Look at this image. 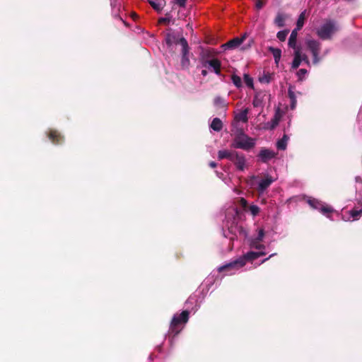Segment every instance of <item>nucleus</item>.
<instances>
[{"label":"nucleus","instance_id":"obj_1","mask_svg":"<svg viewBox=\"0 0 362 362\" xmlns=\"http://www.w3.org/2000/svg\"><path fill=\"white\" fill-rule=\"evenodd\" d=\"M339 30L337 22L332 19H326L325 23L317 30L316 34L323 40H330L332 35Z\"/></svg>","mask_w":362,"mask_h":362},{"label":"nucleus","instance_id":"obj_2","mask_svg":"<svg viewBox=\"0 0 362 362\" xmlns=\"http://www.w3.org/2000/svg\"><path fill=\"white\" fill-rule=\"evenodd\" d=\"M255 145L254 139L249 137L244 133H240L237 135L234 139L233 146L236 148H240L243 150H250Z\"/></svg>","mask_w":362,"mask_h":362},{"label":"nucleus","instance_id":"obj_3","mask_svg":"<svg viewBox=\"0 0 362 362\" xmlns=\"http://www.w3.org/2000/svg\"><path fill=\"white\" fill-rule=\"evenodd\" d=\"M189 312L183 310L180 315H175L171 320L170 330L175 332V334L179 333V325L187 323L189 320Z\"/></svg>","mask_w":362,"mask_h":362},{"label":"nucleus","instance_id":"obj_4","mask_svg":"<svg viewBox=\"0 0 362 362\" xmlns=\"http://www.w3.org/2000/svg\"><path fill=\"white\" fill-rule=\"evenodd\" d=\"M181 42V61L180 66L182 69H187L190 65V61L189 59V47L188 42L185 38H182L180 40Z\"/></svg>","mask_w":362,"mask_h":362},{"label":"nucleus","instance_id":"obj_5","mask_svg":"<svg viewBox=\"0 0 362 362\" xmlns=\"http://www.w3.org/2000/svg\"><path fill=\"white\" fill-rule=\"evenodd\" d=\"M306 45L309 50L311 52L313 59V62L314 64H317L320 61L319 54L321 49V44L320 42L315 40H308L306 41Z\"/></svg>","mask_w":362,"mask_h":362},{"label":"nucleus","instance_id":"obj_6","mask_svg":"<svg viewBox=\"0 0 362 362\" xmlns=\"http://www.w3.org/2000/svg\"><path fill=\"white\" fill-rule=\"evenodd\" d=\"M244 266V262L243 259H240L239 258L232 261L228 264H226L223 266L220 267L218 269V271L219 272H231L233 270H238L240 268L243 267Z\"/></svg>","mask_w":362,"mask_h":362},{"label":"nucleus","instance_id":"obj_7","mask_svg":"<svg viewBox=\"0 0 362 362\" xmlns=\"http://www.w3.org/2000/svg\"><path fill=\"white\" fill-rule=\"evenodd\" d=\"M231 161L235 164L238 170H244L246 160L243 153L237 151L234 152Z\"/></svg>","mask_w":362,"mask_h":362},{"label":"nucleus","instance_id":"obj_8","mask_svg":"<svg viewBox=\"0 0 362 362\" xmlns=\"http://www.w3.org/2000/svg\"><path fill=\"white\" fill-rule=\"evenodd\" d=\"M276 156L274 151L266 148H262L258 153V158L262 163H267Z\"/></svg>","mask_w":362,"mask_h":362},{"label":"nucleus","instance_id":"obj_9","mask_svg":"<svg viewBox=\"0 0 362 362\" xmlns=\"http://www.w3.org/2000/svg\"><path fill=\"white\" fill-rule=\"evenodd\" d=\"M49 139L55 145L61 144L64 142V136L57 130L50 129L47 134Z\"/></svg>","mask_w":362,"mask_h":362},{"label":"nucleus","instance_id":"obj_10","mask_svg":"<svg viewBox=\"0 0 362 362\" xmlns=\"http://www.w3.org/2000/svg\"><path fill=\"white\" fill-rule=\"evenodd\" d=\"M266 255L264 252H253L250 251L245 254L243 256L239 257L240 259H243L244 262V266L247 261L252 262L261 256Z\"/></svg>","mask_w":362,"mask_h":362},{"label":"nucleus","instance_id":"obj_11","mask_svg":"<svg viewBox=\"0 0 362 362\" xmlns=\"http://www.w3.org/2000/svg\"><path fill=\"white\" fill-rule=\"evenodd\" d=\"M273 179L271 176L267 175L265 178L262 179L258 185L257 191L259 193H263L264 190L268 188L273 182Z\"/></svg>","mask_w":362,"mask_h":362},{"label":"nucleus","instance_id":"obj_12","mask_svg":"<svg viewBox=\"0 0 362 362\" xmlns=\"http://www.w3.org/2000/svg\"><path fill=\"white\" fill-rule=\"evenodd\" d=\"M243 43V39L235 37L222 45L223 49H234Z\"/></svg>","mask_w":362,"mask_h":362},{"label":"nucleus","instance_id":"obj_13","mask_svg":"<svg viewBox=\"0 0 362 362\" xmlns=\"http://www.w3.org/2000/svg\"><path fill=\"white\" fill-rule=\"evenodd\" d=\"M302 62V54L300 48L297 47L294 52V59L293 60L291 67L293 69H296L299 67Z\"/></svg>","mask_w":362,"mask_h":362},{"label":"nucleus","instance_id":"obj_14","mask_svg":"<svg viewBox=\"0 0 362 362\" xmlns=\"http://www.w3.org/2000/svg\"><path fill=\"white\" fill-rule=\"evenodd\" d=\"M182 38H185V37H179L178 36H177L175 34L168 33L166 35L165 42H166V44L168 45V46H169V47H170L173 44L181 45V42H180V40H182Z\"/></svg>","mask_w":362,"mask_h":362},{"label":"nucleus","instance_id":"obj_15","mask_svg":"<svg viewBox=\"0 0 362 362\" xmlns=\"http://www.w3.org/2000/svg\"><path fill=\"white\" fill-rule=\"evenodd\" d=\"M148 1L157 12H160L166 4L165 0H148Z\"/></svg>","mask_w":362,"mask_h":362},{"label":"nucleus","instance_id":"obj_16","mask_svg":"<svg viewBox=\"0 0 362 362\" xmlns=\"http://www.w3.org/2000/svg\"><path fill=\"white\" fill-rule=\"evenodd\" d=\"M214 105L216 107L217 110H223L225 112L227 108V103H226L225 100L220 97L216 96L214 100Z\"/></svg>","mask_w":362,"mask_h":362},{"label":"nucleus","instance_id":"obj_17","mask_svg":"<svg viewBox=\"0 0 362 362\" xmlns=\"http://www.w3.org/2000/svg\"><path fill=\"white\" fill-rule=\"evenodd\" d=\"M214 70V73L217 75L221 74V62L218 59H213L206 62Z\"/></svg>","mask_w":362,"mask_h":362},{"label":"nucleus","instance_id":"obj_18","mask_svg":"<svg viewBox=\"0 0 362 362\" xmlns=\"http://www.w3.org/2000/svg\"><path fill=\"white\" fill-rule=\"evenodd\" d=\"M298 29L295 28L292 30L291 35L288 39V46L293 49H296V40L298 36Z\"/></svg>","mask_w":362,"mask_h":362},{"label":"nucleus","instance_id":"obj_19","mask_svg":"<svg viewBox=\"0 0 362 362\" xmlns=\"http://www.w3.org/2000/svg\"><path fill=\"white\" fill-rule=\"evenodd\" d=\"M268 49L273 54L274 62L278 65L281 57V50L273 47H269Z\"/></svg>","mask_w":362,"mask_h":362},{"label":"nucleus","instance_id":"obj_20","mask_svg":"<svg viewBox=\"0 0 362 362\" xmlns=\"http://www.w3.org/2000/svg\"><path fill=\"white\" fill-rule=\"evenodd\" d=\"M234 152H235V151H230L228 150L219 151L218 152V158L219 160L228 158L231 161Z\"/></svg>","mask_w":362,"mask_h":362},{"label":"nucleus","instance_id":"obj_21","mask_svg":"<svg viewBox=\"0 0 362 362\" xmlns=\"http://www.w3.org/2000/svg\"><path fill=\"white\" fill-rule=\"evenodd\" d=\"M210 127L216 132H220L223 129V122L219 118L215 117L213 119Z\"/></svg>","mask_w":362,"mask_h":362},{"label":"nucleus","instance_id":"obj_22","mask_svg":"<svg viewBox=\"0 0 362 362\" xmlns=\"http://www.w3.org/2000/svg\"><path fill=\"white\" fill-rule=\"evenodd\" d=\"M280 121V117L278 114H275L274 117L271 119L269 122H267L266 124L267 127L266 128L268 129H274L276 128V127L279 124Z\"/></svg>","mask_w":362,"mask_h":362},{"label":"nucleus","instance_id":"obj_23","mask_svg":"<svg viewBox=\"0 0 362 362\" xmlns=\"http://www.w3.org/2000/svg\"><path fill=\"white\" fill-rule=\"evenodd\" d=\"M286 18V15L281 13H278L274 19V24L276 25L279 28L284 27L285 25Z\"/></svg>","mask_w":362,"mask_h":362},{"label":"nucleus","instance_id":"obj_24","mask_svg":"<svg viewBox=\"0 0 362 362\" xmlns=\"http://www.w3.org/2000/svg\"><path fill=\"white\" fill-rule=\"evenodd\" d=\"M293 89V87L290 86L288 88V95L291 100V107L292 109H294L296 107L297 100H296V97L295 93Z\"/></svg>","mask_w":362,"mask_h":362},{"label":"nucleus","instance_id":"obj_25","mask_svg":"<svg viewBox=\"0 0 362 362\" xmlns=\"http://www.w3.org/2000/svg\"><path fill=\"white\" fill-rule=\"evenodd\" d=\"M249 112V109L245 108L240 113H238L235 116V119L238 121H241L243 122H247L248 121L247 114Z\"/></svg>","mask_w":362,"mask_h":362},{"label":"nucleus","instance_id":"obj_26","mask_svg":"<svg viewBox=\"0 0 362 362\" xmlns=\"http://www.w3.org/2000/svg\"><path fill=\"white\" fill-rule=\"evenodd\" d=\"M288 140V137L287 135L284 134L283 137L279 139L276 143V147L279 150L284 151L286 148L287 141Z\"/></svg>","mask_w":362,"mask_h":362},{"label":"nucleus","instance_id":"obj_27","mask_svg":"<svg viewBox=\"0 0 362 362\" xmlns=\"http://www.w3.org/2000/svg\"><path fill=\"white\" fill-rule=\"evenodd\" d=\"M274 75L269 72L264 73L262 76H259V81L263 83H269L272 80Z\"/></svg>","mask_w":362,"mask_h":362},{"label":"nucleus","instance_id":"obj_28","mask_svg":"<svg viewBox=\"0 0 362 362\" xmlns=\"http://www.w3.org/2000/svg\"><path fill=\"white\" fill-rule=\"evenodd\" d=\"M305 20V11H303L298 16L296 28L300 30L304 25Z\"/></svg>","mask_w":362,"mask_h":362},{"label":"nucleus","instance_id":"obj_29","mask_svg":"<svg viewBox=\"0 0 362 362\" xmlns=\"http://www.w3.org/2000/svg\"><path fill=\"white\" fill-rule=\"evenodd\" d=\"M308 204L315 209H320L322 202L316 199H309L308 200Z\"/></svg>","mask_w":362,"mask_h":362},{"label":"nucleus","instance_id":"obj_30","mask_svg":"<svg viewBox=\"0 0 362 362\" xmlns=\"http://www.w3.org/2000/svg\"><path fill=\"white\" fill-rule=\"evenodd\" d=\"M350 216L354 220H358L361 216L362 209H352L349 211Z\"/></svg>","mask_w":362,"mask_h":362},{"label":"nucleus","instance_id":"obj_31","mask_svg":"<svg viewBox=\"0 0 362 362\" xmlns=\"http://www.w3.org/2000/svg\"><path fill=\"white\" fill-rule=\"evenodd\" d=\"M231 80L233 83V84L237 87V88H240L242 86V80H241V78L235 74H233L231 76Z\"/></svg>","mask_w":362,"mask_h":362},{"label":"nucleus","instance_id":"obj_32","mask_svg":"<svg viewBox=\"0 0 362 362\" xmlns=\"http://www.w3.org/2000/svg\"><path fill=\"white\" fill-rule=\"evenodd\" d=\"M288 33V30H281L277 33L276 37L281 42H284L286 40Z\"/></svg>","mask_w":362,"mask_h":362},{"label":"nucleus","instance_id":"obj_33","mask_svg":"<svg viewBox=\"0 0 362 362\" xmlns=\"http://www.w3.org/2000/svg\"><path fill=\"white\" fill-rule=\"evenodd\" d=\"M244 81L248 87L253 88V79L248 74L244 75Z\"/></svg>","mask_w":362,"mask_h":362},{"label":"nucleus","instance_id":"obj_34","mask_svg":"<svg viewBox=\"0 0 362 362\" xmlns=\"http://www.w3.org/2000/svg\"><path fill=\"white\" fill-rule=\"evenodd\" d=\"M323 214L333 212L334 209L328 206H324L322 204L319 209Z\"/></svg>","mask_w":362,"mask_h":362},{"label":"nucleus","instance_id":"obj_35","mask_svg":"<svg viewBox=\"0 0 362 362\" xmlns=\"http://www.w3.org/2000/svg\"><path fill=\"white\" fill-rule=\"evenodd\" d=\"M249 210L253 216H257L259 212V208L256 205L250 206Z\"/></svg>","mask_w":362,"mask_h":362},{"label":"nucleus","instance_id":"obj_36","mask_svg":"<svg viewBox=\"0 0 362 362\" xmlns=\"http://www.w3.org/2000/svg\"><path fill=\"white\" fill-rule=\"evenodd\" d=\"M251 246L257 250H262L265 248L264 245L260 244L259 242H257L256 240L252 241Z\"/></svg>","mask_w":362,"mask_h":362},{"label":"nucleus","instance_id":"obj_37","mask_svg":"<svg viewBox=\"0 0 362 362\" xmlns=\"http://www.w3.org/2000/svg\"><path fill=\"white\" fill-rule=\"evenodd\" d=\"M262 100L259 98L258 95H255L252 101L254 107H259L262 105Z\"/></svg>","mask_w":362,"mask_h":362},{"label":"nucleus","instance_id":"obj_38","mask_svg":"<svg viewBox=\"0 0 362 362\" xmlns=\"http://www.w3.org/2000/svg\"><path fill=\"white\" fill-rule=\"evenodd\" d=\"M171 16L170 13H166L165 18H161L159 19L158 22L160 23H168L170 21Z\"/></svg>","mask_w":362,"mask_h":362},{"label":"nucleus","instance_id":"obj_39","mask_svg":"<svg viewBox=\"0 0 362 362\" xmlns=\"http://www.w3.org/2000/svg\"><path fill=\"white\" fill-rule=\"evenodd\" d=\"M264 236V229L261 228L259 230L257 237L255 238V240L257 242H261L263 240Z\"/></svg>","mask_w":362,"mask_h":362},{"label":"nucleus","instance_id":"obj_40","mask_svg":"<svg viewBox=\"0 0 362 362\" xmlns=\"http://www.w3.org/2000/svg\"><path fill=\"white\" fill-rule=\"evenodd\" d=\"M307 72L308 71L305 69H299L297 72L299 80H303V76L307 74Z\"/></svg>","mask_w":362,"mask_h":362},{"label":"nucleus","instance_id":"obj_41","mask_svg":"<svg viewBox=\"0 0 362 362\" xmlns=\"http://www.w3.org/2000/svg\"><path fill=\"white\" fill-rule=\"evenodd\" d=\"M173 2L180 7H185L187 0H173Z\"/></svg>","mask_w":362,"mask_h":362},{"label":"nucleus","instance_id":"obj_42","mask_svg":"<svg viewBox=\"0 0 362 362\" xmlns=\"http://www.w3.org/2000/svg\"><path fill=\"white\" fill-rule=\"evenodd\" d=\"M265 1L262 0H256V8L257 9H261L265 4Z\"/></svg>","mask_w":362,"mask_h":362},{"label":"nucleus","instance_id":"obj_43","mask_svg":"<svg viewBox=\"0 0 362 362\" xmlns=\"http://www.w3.org/2000/svg\"><path fill=\"white\" fill-rule=\"evenodd\" d=\"M240 205L242 206V207H243L244 209H245L247 206V202L244 198L240 199Z\"/></svg>","mask_w":362,"mask_h":362},{"label":"nucleus","instance_id":"obj_44","mask_svg":"<svg viewBox=\"0 0 362 362\" xmlns=\"http://www.w3.org/2000/svg\"><path fill=\"white\" fill-rule=\"evenodd\" d=\"M302 62H304L308 65H310V62L306 54H302Z\"/></svg>","mask_w":362,"mask_h":362},{"label":"nucleus","instance_id":"obj_45","mask_svg":"<svg viewBox=\"0 0 362 362\" xmlns=\"http://www.w3.org/2000/svg\"><path fill=\"white\" fill-rule=\"evenodd\" d=\"M209 165L212 168H214L217 166V164L216 163H215L214 161H211L209 163Z\"/></svg>","mask_w":362,"mask_h":362},{"label":"nucleus","instance_id":"obj_46","mask_svg":"<svg viewBox=\"0 0 362 362\" xmlns=\"http://www.w3.org/2000/svg\"><path fill=\"white\" fill-rule=\"evenodd\" d=\"M276 255L275 253H274V254H272L271 255H269V257L264 259L262 261V263H264V262H267L269 258H271L272 257H273V256H274V255Z\"/></svg>","mask_w":362,"mask_h":362},{"label":"nucleus","instance_id":"obj_47","mask_svg":"<svg viewBox=\"0 0 362 362\" xmlns=\"http://www.w3.org/2000/svg\"><path fill=\"white\" fill-rule=\"evenodd\" d=\"M247 34L245 33L241 37H239V39H243V42L245 40Z\"/></svg>","mask_w":362,"mask_h":362},{"label":"nucleus","instance_id":"obj_48","mask_svg":"<svg viewBox=\"0 0 362 362\" xmlns=\"http://www.w3.org/2000/svg\"><path fill=\"white\" fill-rule=\"evenodd\" d=\"M202 74L203 76H206V74H207V71H206V70H202Z\"/></svg>","mask_w":362,"mask_h":362},{"label":"nucleus","instance_id":"obj_49","mask_svg":"<svg viewBox=\"0 0 362 362\" xmlns=\"http://www.w3.org/2000/svg\"><path fill=\"white\" fill-rule=\"evenodd\" d=\"M358 203V204H360L361 206H362V199H361V200H359Z\"/></svg>","mask_w":362,"mask_h":362}]
</instances>
